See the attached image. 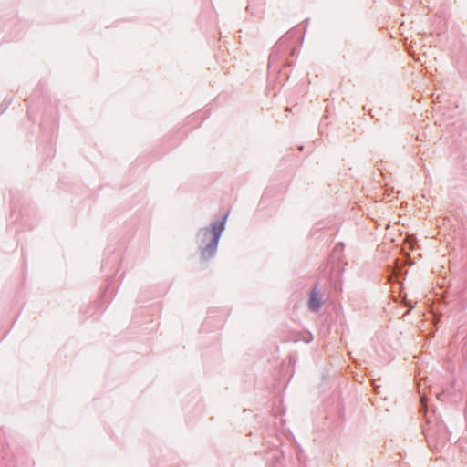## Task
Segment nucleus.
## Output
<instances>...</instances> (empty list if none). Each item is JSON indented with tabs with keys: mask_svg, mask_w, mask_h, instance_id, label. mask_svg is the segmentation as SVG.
Segmentation results:
<instances>
[{
	"mask_svg": "<svg viewBox=\"0 0 467 467\" xmlns=\"http://www.w3.org/2000/svg\"><path fill=\"white\" fill-rule=\"evenodd\" d=\"M227 215L224 216L223 220L221 222H215L212 225V231L209 229L205 230V235L213 234V237L211 242L207 244V246L202 250V255L205 258L211 257L214 254L219 238L221 236L222 232L224 229L225 220Z\"/></svg>",
	"mask_w": 467,
	"mask_h": 467,
	"instance_id": "obj_1",
	"label": "nucleus"
},
{
	"mask_svg": "<svg viewBox=\"0 0 467 467\" xmlns=\"http://www.w3.org/2000/svg\"><path fill=\"white\" fill-rule=\"evenodd\" d=\"M321 305H322L321 296H320L317 289L313 288V290L310 294L309 301H308L309 308L311 310L317 311L321 307Z\"/></svg>",
	"mask_w": 467,
	"mask_h": 467,
	"instance_id": "obj_2",
	"label": "nucleus"
},
{
	"mask_svg": "<svg viewBox=\"0 0 467 467\" xmlns=\"http://www.w3.org/2000/svg\"><path fill=\"white\" fill-rule=\"evenodd\" d=\"M420 402L422 403L423 406H426L424 398H421Z\"/></svg>",
	"mask_w": 467,
	"mask_h": 467,
	"instance_id": "obj_3",
	"label": "nucleus"
}]
</instances>
